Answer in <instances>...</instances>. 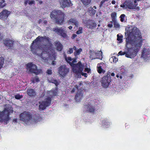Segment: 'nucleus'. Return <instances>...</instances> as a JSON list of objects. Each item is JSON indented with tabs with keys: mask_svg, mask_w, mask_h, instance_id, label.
Listing matches in <instances>:
<instances>
[{
	"mask_svg": "<svg viewBox=\"0 0 150 150\" xmlns=\"http://www.w3.org/2000/svg\"><path fill=\"white\" fill-rule=\"evenodd\" d=\"M125 33L126 45H131L135 47L128 48L127 52L120 51L119 55H125L126 57L132 58L136 56L142 46L143 40L139 29L136 27H128L125 29Z\"/></svg>",
	"mask_w": 150,
	"mask_h": 150,
	"instance_id": "f257e3e1",
	"label": "nucleus"
},
{
	"mask_svg": "<svg viewBox=\"0 0 150 150\" xmlns=\"http://www.w3.org/2000/svg\"><path fill=\"white\" fill-rule=\"evenodd\" d=\"M50 40V38L48 37L38 36L31 44L30 47L31 51L33 54L40 56L43 60H46V58L43 56V54H50L52 52L53 48L51 46L49 47L45 45H42V47L40 42L45 41L48 43Z\"/></svg>",
	"mask_w": 150,
	"mask_h": 150,
	"instance_id": "f03ea898",
	"label": "nucleus"
},
{
	"mask_svg": "<svg viewBox=\"0 0 150 150\" xmlns=\"http://www.w3.org/2000/svg\"><path fill=\"white\" fill-rule=\"evenodd\" d=\"M65 13L60 10H54L50 13V17L57 24L62 25L65 22Z\"/></svg>",
	"mask_w": 150,
	"mask_h": 150,
	"instance_id": "7ed1b4c3",
	"label": "nucleus"
},
{
	"mask_svg": "<svg viewBox=\"0 0 150 150\" xmlns=\"http://www.w3.org/2000/svg\"><path fill=\"white\" fill-rule=\"evenodd\" d=\"M13 112V108L11 106L5 108L2 111H0V121L7 123L10 119V115Z\"/></svg>",
	"mask_w": 150,
	"mask_h": 150,
	"instance_id": "20e7f679",
	"label": "nucleus"
},
{
	"mask_svg": "<svg viewBox=\"0 0 150 150\" xmlns=\"http://www.w3.org/2000/svg\"><path fill=\"white\" fill-rule=\"evenodd\" d=\"M26 69L32 74H35L36 75L39 74L41 70L38 69L37 66L33 62L29 63L26 65Z\"/></svg>",
	"mask_w": 150,
	"mask_h": 150,
	"instance_id": "39448f33",
	"label": "nucleus"
},
{
	"mask_svg": "<svg viewBox=\"0 0 150 150\" xmlns=\"http://www.w3.org/2000/svg\"><path fill=\"white\" fill-rule=\"evenodd\" d=\"M20 120L23 121L26 124L29 123L32 119V116L28 112L24 111L20 115Z\"/></svg>",
	"mask_w": 150,
	"mask_h": 150,
	"instance_id": "423d86ee",
	"label": "nucleus"
},
{
	"mask_svg": "<svg viewBox=\"0 0 150 150\" xmlns=\"http://www.w3.org/2000/svg\"><path fill=\"white\" fill-rule=\"evenodd\" d=\"M51 100V98L48 97H47L45 100L39 102V110H42L45 109L47 107L50 105Z\"/></svg>",
	"mask_w": 150,
	"mask_h": 150,
	"instance_id": "0eeeda50",
	"label": "nucleus"
},
{
	"mask_svg": "<svg viewBox=\"0 0 150 150\" xmlns=\"http://www.w3.org/2000/svg\"><path fill=\"white\" fill-rule=\"evenodd\" d=\"M137 5L134 4L130 0H126L123 4L120 5V7L125 9H135Z\"/></svg>",
	"mask_w": 150,
	"mask_h": 150,
	"instance_id": "6e6552de",
	"label": "nucleus"
},
{
	"mask_svg": "<svg viewBox=\"0 0 150 150\" xmlns=\"http://www.w3.org/2000/svg\"><path fill=\"white\" fill-rule=\"evenodd\" d=\"M110 76V74H107L106 76H104L102 78L101 83L102 86L103 87L105 88L108 87L109 83L111 81Z\"/></svg>",
	"mask_w": 150,
	"mask_h": 150,
	"instance_id": "1a4fd4ad",
	"label": "nucleus"
},
{
	"mask_svg": "<svg viewBox=\"0 0 150 150\" xmlns=\"http://www.w3.org/2000/svg\"><path fill=\"white\" fill-rule=\"evenodd\" d=\"M53 31L64 38H66L67 37V31L65 28H62V27L54 28H53Z\"/></svg>",
	"mask_w": 150,
	"mask_h": 150,
	"instance_id": "9d476101",
	"label": "nucleus"
},
{
	"mask_svg": "<svg viewBox=\"0 0 150 150\" xmlns=\"http://www.w3.org/2000/svg\"><path fill=\"white\" fill-rule=\"evenodd\" d=\"M66 65H61L58 68V73L59 74L63 77L65 76L69 72V69L66 67Z\"/></svg>",
	"mask_w": 150,
	"mask_h": 150,
	"instance_id": "9b49d317",
	"label": "nucleus"
},
{
	"mask_svg": "<svg viewBox=\"0 0 150 150\" xmlns=\"http://www.w3.org/2000/svg\"><path fill=\"white\" fill-rule=\"evenodd\" d=\"M14 41L8 38H6L4 40V43L8 49H13V45Z\"/></svg>",
	"mask_w": 150,
	"mask_h": 150,
	"instance_id": "f8f14e48",
	"label": "nucleus"
},
{
	"mask_svg": "<svg viewBox=\"0 0 150 150\" xmlns=\"http://www.w3.org/2000/svg\"><path fill=\"white\" fill-rule=\"evenodd\" d=\"M10 12L7 10H4L0 13V19L4 21L6 20Z\"/></svg>",
	"mask_w": 150,
	"mask_h": 150,
	"instance_id": "ddd939ff",
	"label": "nucleus"
},
{
	"mask_svg": "<svg viewBox=\"0 0 150 150\" xmlns=\"http://www.w3.org/2000/svg\"><path fill=\"white\" fill-rule=\"evenodd\" d=\"M111 17L112 21L109 22L107 25L108 27L111 28L113 26V22L116 21L117 20V13L115 12H112L111 14Z\"/></svg>",
	"mask_w": 150,
	"mask_h": 150,
	"instance_id": "4468645a",
	"label": "nucleus"
},
{
	"mask_svg": "<svg viewBox=\"0 0 150 150\" xmlns=\"http://www.w3.org/2000/svg\"><path fill=\"white\" fill-rule=\"evenodd\" d=\"M60 4L62 8L69 7L71 6V2L70 0H61Z\"/></svg>",
	"mask_w": 150,
	"mask_h": 150,
	"instance_id": "2eb2a0df",
	"label": "nucleus"
},
{
	"mask_svg": "<svg viewBox=\"0 0 150 150\" xmlns=\"http://www.w3.org/2000/svg\"><path fill=\"white\" fill-rule=\"evenodd\" d=\"M83 91L82 90H78L75 96V99L77 102L80 101L83 96Z\"/></svg>",
	"mask_w": 150,
	"mask_h": 150,
	"instance_id": "dca6fc26",
	"label": "nucleus"
},
{
	"mask_svg": "<svg viewBox=\"0 0 150 150\" xmlns=\"http://www.w3.org/2000/svg\"><path fill=\"white\" fill-rule=\"evenodd\" d=\"M86 111L92 113H94L96 110L95 108L92 105L88 104L85 106Z\"/></svg>",
	"mask_w": 150,
	"mask_h": 150,
	"instance_id": "f3484780",
	"label": "nucleus"
},
{
	"mask_svg": "<svg viewBox=\"0 0 150 150\" xmlns=\"http://www.w3.org/2000/svg\"><path fill=\"white\" fill-rule=\"evenodd\" d=\"M150 51L147 49L144 48L142 52L141 57L145 60L149 58V55L150 54Z\"/></svg>",
	"mask_w": 150,
	"mask_h": 150,
	"instance_id": "a211bd4d",
	"label": "nucleus"
},
{
	"mask_svg": "<svg viewBox=\"0 0 150 150\" xmlns=\"http://www.w3.org/2000/svg\"><path fill=\"white\" fill-rule=\"evenodd\" d=\"M27 94L30 97H35L36 95L35 91L31 88L28 89L27 91Z\"/></svg>",
	"mask_w": 150,
	"mask_h": 150,
	"instance_id": "6ab92c4d",
	"label": "nucleus"
},
{
	"mask_svg": "<svg viewBox=\"0 0 150 150\" xmlns=\"http://www.w3.org/2000/svg\"><path fill=\"white\" fill-rule=\"evenodd\" d=\"M75 68H75L77 69V71H82L83 69V65L81 62H79L76 64H75Z\"/></svg>",
	"mask_w": 150,
	"mask_h": 150,
	"instance_id": "aec40b11",
	"label": "nucleus"
},
{
	"mask_svg": "<svg viewBox=\"0 0 150 150\" xmlns=\"http://www.w3.org/2000/svg\"><path fill=\"white\" fill-rule=\"evenodd\" d=\"M68 23L69 24L72 23V24L75 25L76 27H78L79 26L78 22L76 18H70L68 21Z\"/></svg>",
	"mask_w": 150,
	"mask_h": 150,
	"instance_id": "412c9836",
	"label": "nucleus"
},
{
	"mask_svg": "<svg viewBox=\"0 0 150 150\" xmlns=\"http://www.w3.org/2000/svg\"><path fill=\"white\" fill-rule=\"evenodd\" d=\"M85 23L87 28L91 29H93L95 26V23H92L90 20L86 21Z\"/></svg>",
	"mask_w": 150,
	"mask_h": 150,
	"instance_id": "4be33fe9",
	"label": "nucleus"
},
{
	"mask_svg": "<svg viewBox=\"0 0 150 150\" xmlns=\"http://www.w3.org/2000/svg\"><path fill=\"white\" fill-rule=\"evenodd\" d=\"M55 45L56 47V49L58 51H61L63 48V45L59 41L56 42H55Z\"/></svg>",
	"mask_w": 150,
	"mask_h": 150,
	"instance_id": "5701e85b",
	"label": "nucleus"
},
{
	"mask_svg": "<svg viewBox=\"0 0 150 150\" xmlns=\"http://www.w3.org/2000/svg\"><path fill=\"white\" fill-rule=\"evenodd\" d=\"M73 49L75 50L74 53V54L75 56H76L77 55H79L81 52L82 51V50L81 48H79L77 50L76 47L75 46H73Z\"/></svg>",
	"mask_w": 150,
	"mask_h": 150,
	"instance_id": "b1692460",
	"label": "nucleus"
},
{
	"mask_svg": "<svg viewBox=\"0 0 150 150\" xmlns=\"http://www.w3.org/2000/svg\"><path fill=\"white\" fill-rule=\"evenodd\" d=\"M57 87L55 88V89H52L50 91V95L51 96V98L53 96H56L57 94Z\"/></svg>",
	"mask_w": 150,
	"mask_h": 150,
	"instance_id": "393cba45",
	"label": "nucleus"
},
{
	"mask_svg": "<svg viewBox=\"0 0 150 150\" xmlns=\"http://www.w3.org/2000/svg\"><path fill=\"white\" fill-rule=\"evenodd\" d=\"M27 4L29 5H32V4H35V2L34 0H25L24 2V4L26 6L27 5Z\"/></svg>",
	"mask_w": 150,
	"mask_h": 150,
	"instance_id": "a878e982",
	"label": "nucleus"
},
{
	"mask_svg": "<svg viewBox=\"0 0 150 150\" xmlns=\"http://www.w3.org/2000/svg\"><path fill=\"white\" fill-rule=\"evenodd\" d=\"M73 71L74 73L77 76L78 78H81V72L80 71H77V69L75 68L73 69Z\"/></svg>",
	"mask_w": 150,
	"mask_h": 150,
	"instance_id": "bb28decb",
	"label": "nucleus"
},
{
	"mask_svg": "<svg viewBox=\"0 0 150 150\" xmlns=\"http://www.w3.org/2000/svg\"><path fill=\"white\" fill-rule=\"evenodd\" d=\"M109 0H102L100 2L99 4V7L100 8L102 7H105L106 5V2H108Z\"/></svg>",
	"mask_w": 150,
	"mask_h": 150,
	"instance_id": "cd10ccee",
	"label": "nucleus"
},
{
	"mask_svg": "<svg viewBox=\"0 0 150 150\" xmlns=\"http://www.w3.org/2000/svg\"><path fill=\"white\" fill-rule=\"evenodd\" d=\"M89 12L92 15H93L96 12V11L93 9V8L91 7L89 8Z\"/></svg>",
	"mask_w": 150,
	"mask_h": 150,
	"instance_id": "c85d7f7f",
	"label": "nucleus"
},
{
	"mask_svg": "<svg viewBox=\"0 0 150 150\" xmlns=\"http://www.w3.org/2000/svg\"><path fill=\"white\" fill-rule=\"evenodd\" d=\"M97 70L98 72L100 74H101L102 72L104 73L105 72V71L103 70L102 68V66L97 67Z\"/></svg>",
	"mask_w": 150,
	"mask_h": 150,
	"instance_id": "c756f323",
	"label": "nucleus"
},
{
	"mask_svg": "<svg viewBox=\"0 0 150 150\" xmlns=\"http://www.w3.org/2000/svg\"><path fill=\"white\" fill-rule=\"evenodd\" d=\"M81 2L85 6L88 5L91 2V0H81Z\"/></svg>",
	"mask_w": 150,
	"mask_h": 150,
	"instance_id": "7c9ffc66",
	"label": "nucleus"
},
{
	"mask_svg": "<svg viewBox=\"0 0 150 150\" xmlns=\"http://www.w3.org/2000/svg\"><path fill=\"white\" fill-rule=\"evenodd\" d=\"M65 60L71 66L72 65V63L71 62V61H72L73 59L71 58L70 57H65Z\"/></svg>",
	"mask_w": 150,
	"mask_h": 150,
	"instance_id": "2f4dec72",
	"label": "nucleus"
},
{
	"mask_svg": "<svg viewBox=\"0 0 150 150\" xmlns=\"http://www.w3.org/2000/svg\"><path fill=\"white\" fill-rule=\"evenodd\" d=\"M113 23L114 27L115 28H118L120 27V25L117 22V21L113 22Z\"/></svg>",
	"mask_w": 150,
	"mask_h": 150,
	"instance_id": "473e14b6",
	"label": "nucleus"
},
{
	"mask_svg": "<svg viewBox=\"0 0 150 150\" xmlns=\"http://www.w3.org/2000/svg\"><path fill=\"white\" fill-rule=\"evenodd\" d=\"M117 40L119 41L120 42H122L123 41V36L122 35H121L120 36L118 34L117 35Z\"/></svg>",
	"mask_w": 150,
	"mask_h": 150,
	"instance_id": "72a5a7b5",
	"label": "nucleus"
},
{
	"mask_svg": "<svg viewBox=\"0 0 150 150\" xmlns=\"http://www.w3.org/2000/svg\"><path fill=\"white\" fill-rule=\"evenodd\" d=\"M4 59L3 57H0V69H1L3 66L4 64Z\"/></svg>",
	"mask_w": 150,
	"mask_h": 150,
	"instance_id": "f704fd0d",
	"label": "nucleus"
},
{
	"mask_svg": "<svg viewBox=\"0 0 150 150\" xmlns=\"http://www.w3.org/2000/svg\"><path fill=\"white\" fill-rule=\"evenodd\" d=\"M6 5L4 0H1L0 2V7L3 8Z\"/></svg>",
	"mask_w": 150,
	"mask_h": 150,
	"instance_id": "c9c22d12",
	"label": "nucleus"
},
{
	"mask_svg": "<svg viewBox=\"0 0 150 150\" xmlns=\"http://www.w3.org/2000/svg\"><path fill=\"white\" fill-rule=\"evenodd\" d=\"M50 82L53 83H54L55 85V86L56 87L59 84V83L58 82V81L56 80H52L50 81Z\"/></svg>",
	"mask_w": 150,
	"mask_h": 150,
	"instance_id": "e433bc0d",
	"label": "nucleus"
},
{
	"mask_svg": "<svg viewBox=\"0 0 150 150\" xmlns=\"http://www.w3.org/2000/svg\"><path fill=\"white\" fill-rule=\"evenodd\" d=\"M40 119V117L39 116H36L34 117L33 120L36 123L39 121Z\"/></svg>",
	"mask_w": 150,
	"mask_h": 150,
	"instance_id": "4c0bfd02",
	"label": "nucleus"
},
{
	"mask_svg": "<svg viewBox=\"0 0 150 150\" xmlns=\"http://www.w3.org/2000/svg\"><path fill=\"white\" fill-rule=\"evenodd\" d=\"M39 81V79L38 77H35L32 80V81L33 83H35Z\"/></svg>",
	"mask_w": 150,
	"mask_h": 150,
	"instance_id": "58836bf2",
	"label": "nucleus"
},
{
	"mask_svg": "<svg viewBox=\"0 0 150 150\" xmlns=\"http://www.w3.org/2000/svg\"><path fill=\"white\" fill-rule=\"evenodd\" d=\"M125 17V15L124 14H122L120 16V21L121 22H123L124 21Z\"/></svg>",
	"mask_w": 150,
	"mask_h": 150,
	"instance_id": "ea45409f",
	"label": "nucleus"
},
{
	"mask_svg": "<svg viewBox=\"0 0 150 150\" xmlns=\"http://www.w3.org/2000/svg\"><path fill=\"white\" fill-rule=\"evenodd\" d=\"M102 123L103 124L106 125H108L109 124V123L108 122V120H103L102 122Z\"/></svg>",
	"mask_w": 150,
	"mask_h": 150,
	"instance_id": "a19ab883",
	"label": "nucleus"
},
{
	"mask_svg": "<svg viewBox=\"0 0 150 150\" xmlns=\"http://www.w3.org/2000/svg\"><path fill=\"white\" fill-rule=\"evenodd\" d=\"M73 47L69 48V50L67 52V53L69 54H72L73 52Z\"/></svg>",
	"mask_w": 150,
	"mask_h": 150,
	"instance_id": "79ce46f5",
	"label": "nucleus"
},
{
	"mask_svg": "<svg viewBox=\"0 0 150 150\" xmlns=\"http://www.w3.org/2000/svg\"><path fill=\"white\" fill-rule=\"evenodd\" d=\"M79 88V86H77V85H76L73 88L72 90L71 91V92L72 93H74L75 92V90L77 89L78 90V89Z\"/></svg>",
	"mask_w": 150,
	"mask_h": 150,
	"instance_id": "37998d69",
	"label": "nucleus"
},
{
	"mask_svg": "<svg viewBox=\"0 0 150 150\" xmlns=\"http://www.w3.org/2000/svg\"><path fill=\"white\" fill-rule=\"evenodd\" d=\"M22 97V96L19 94H17L15 96V98L16 99H20Z\"/></svg>",
	"mask_w": 150,
	"mask_h": 150,
	"instance_id": "c03bdc74",
	"label": "nucleus"
},
{
	"mask_svg": "<svg viewBox=\"0 0 150 150\" xmlns=\"http://www.w3.org/2000/svg\"><path fill=\"white\" fill-rule=\"evenodd\" d=\"M82 28L80 27L79 28V30L77 31L76 32V33L77 34H79L82 33Z\"/></svg>",
	"mask_w": 150,
	"mask_h": 150,
	"instance_id": "a18cd8bd",
	"label": "nucleus"
},
{
	"mask_svg": "<svg viewBox=\"0 0 150 150\" xmlns=\"http://www.w3.org/2000/svg\"><path fill=\"white\" fill-rule=\"evenodd\" d=\"M113 62L115 63L117 61L118 59L116 57L114 56L113 57Z\"/></svg>",
	"mask_w": 150,
	"mask_h": 150,
	"instance_id": "49530a36",
	"label": "nucleus"
},
{
	"mask_svg": "<svg viewBox=\"0 0 150 150\" xmlns=\"http://www.w3.org/2000/svg\"><path fill=\"white\" fill-rule=\"evenodd\" d=\"M49 75H50L52 74V71L51 69H48L46 72Z\"/></svg>",
	"mask_w": 150,
	"mask_h": 150,
	"instance_id": "de8ad7c7",
	"label": "nucleus"
},
{
	"mask_svg": "<svg viewBox=\"0 0 150 150\" xmlns=\"http://www.w3.org/2000/svg\"><path fill=\"white\" fill-rule=\"evenodd\" d=\"M105 64L103 62H100L98 64L97 67L102 66V67Z\"/></svg>",
	"mask_w": 150,
	"mask_h": 150,
	"instance_id": "09e8293b",
	"label": "nucleus"
},
{
	"mask_svg": "<svg viewBox=\"0 0 150 150\" xmlns=\"http://www.w3.org/2000/svg\"><path fill=\"white\" fill-rule=\"evenodd\" d=\"M81 75L84 76L85 77H86L87 76V74L86 73L81 72Z\"/></svg>",
	"mask_w": 150,
	"mask_h": 150,
	"instance_id": "8fccbe9b",
	"label": "nucleus"
},
{
	"mask_svg": "<svg viewBox=\"0 0 150 150\" xmlns=\"http://www.w3.org/2000/svg\"><path fill=\"white\" fill-rule=\"evenodd\" d=\"M85 70L86 71L87 73H88L90 71V69L88 68H86L85 69Z\"/></svg>",
	"mask_w": 150,
	"mask_h": 150,
	"instance_id": "3c124183",
	"label": "nucleus"
},
{
	"mask_svg": "<svg viewBox=\"0 0 150 150\" xmlns=\"http://www.w3.org/2000/svg\"><path fill=\"white\" fill-rule=\"evenodd\" d=\"M77 36V35L75 34H73L71 36V38L72 39H74Z\"/></svg>",
	"mask_w": 150,
	"mask_h": 150,
	"instance_id": "603ef678",
	"label": "nucleus"
},
{
	"mask_svg": "<svg viewBox=\"0 0 150 150\" xmlns=\"http://www.w3.org/2000/svg\"><path fill=\"white\" fill-rule=\"evenodd\" d=\"M13 121L14 123L17 122V119L16 118L13 119Z\"/></svg>",
	"mask_w": 150,
	"mask_h": 150,
	"instance_id": "864d4df0",
	"label": "nucleus"
},
{
	"mask_svg": "<svg viewBox=\"0 0 150 150\" xmlns=\"http://www.w3.org/2000/svg\"><path fill=\"white\" fill-rule=\"evenodd\" d=\"M76 61L75 59H73L71 63H72V65L73 64V63H76Z\"/></svg>",
	"mask_w": 150,
	"mask_h": 150,
	"instance_id": "5fc2aeb1",
	"label": "nucleus"
},
{
	"mask_svg": "<svg viewBox=\"0 0 150 150\" xmlns=\"http://www.w3.org/2000/svg\"><path fill=\"white\" fill-rule=\"evenodd\" d=\"M42 20L41 19H40L38 20V23L39 24H40L42 23Z\"/></svg>",
	"mask_w": 150,
	"mask_h": 150,
	"instance_id": "6e6d98bb",
	"label": "nucleus"
},
{
	"mask_svg": "<svg viewBox=\"0 0 150 150\" xmlns=\"http://www.w3.org/2000/svg\"><path fill=\"white\" fill-rule=\"evenodd\" d=\"M111 3L113 4H115V0L112 1Z\"/></svg>",
	"mask_w": 150,
	"mask_h": 150,
	"instance_id": "4d7b16f0",
	"label": "nucleus"
},
{
	"mask_svg": "<svg viewBox=\"0 0 150 150\" xmlns=\"http://www.w3.org/2000/svg\"><path fill=\"white\" fill-rule=\"evenodd\" d=\"M138 11L139 10V6L137 7V6L136 7V8H135Z\"/></svg>",
	"mask_w": 150,
	"mask_h": 150,
	"instance_id": "13d9d810",
	"label": "nucleus"
},
{
	"mask_svg": "<svg viewBox=\"0 0 150 150\" xmlns=\"http://www.w3.org/2000/svg\"><path fill=\"white\" fill-rule=\"evenodd\" d=\"M82 84H83V83L82 82H79V86H78L79 87V86H81L82 85Z\"/></svg>",
	"mask_w": 150,
	"mask_h": 150,
	"instance_id": "bf43d9fd",
	"label": "nucleus"
},
{
	"mask_svg": "<svg viewBox=\"0 0 150 150\" xmlns=\"http://www.w3.org/2000/svg\"><path fill=\"white\" fill-rule=\"evenodd\" d=\"M45 24H47V20H45L43 22Z\"/></svg>",
	"mask_w": 150,
	"mask_h": 150,
	"instance_id": "052dcab7",
	"label": "nucleus"
},
{
	"mask_svg": "<svg viewBox=\"0 0 150 150\" xmlns=\"http://www.w3.org/2000/svg\"><path fill=\"white\" fill-rule=\"evenodd\" d=\"M69 28V29H71L72 28V27L71 26H70L68 27Z\"/></svg>",
	"mask_w": 150,
	"mask_h": 150,
	"instance_id": "680f3d73",
	"label": "nucleus"
},
{
	"mask_svg": "<svg viewBox=\"0 0 150 150\" xmlns=\"http://www.w3.org/2000/svg\"><path fill=\"white\" fill-rule=\"evenodd\" d=\"M111 75L112 76H115V74L114 73H112L111 74Z\"/></svg>",
	"mask_w": 150,
	"mask_h": 150,
	"instance_id": "e2e57ef3",
	"label": "nucleus"
},
{
	"mask_svg": "<svg viewBox=\"0 0 150 150\" xmlns=\"http://www.w3.org/2000/svg\"><path fill=\"white\" fill-rule=\"evenodd\" d=\"M39 2L40 4H41L43 3V1H39Z\"/></svg>",
	"mask_w": 150,
	"mask_h": 150,
	"instance_id": "0e129e2a",
	"label": "nucleus"
},
{
	"mask_svg": "<svg viewBox=\"0 0 150 150\" xmlns=\"http://www.w3.org/2000/svg\"><path fill=\"white\" fill-rule=\"evenodd\" d=\"M93 8L95 9H96V6H94L93 7Z\"/></svg>",
	"mask_w": 150,
	"mask_h": 150,
	"instance_id": "69168bd1",
	"label": "nucleus"
},
{
	"mask_svg": "<svg viewBox=\"0 0 150 150\" xmlns=\"http://www.w3.org/2000/svg\"><path fill=\"white\" fill-rule=\"evenodd\" d=\"M137 0H135L134 1V3H137Z\"/></svg>",
	"mask_w": 150,
	"mask_h": 150,
	"instance_id": "338daca9",
	"label": "nucleus"
},
{
	"mask_svg": "<svg viewBox=\"0 0 150 150\" xmlns=\"http://www.w3.org/2000/svg\"><path fill=\"white\" fill-rule=\"evenodd\" d=\"M116 77H117V78H118V77H119V75H116Z\"/></svg>",
	"mask_w": 150,
	"mask_h": 150,
	"instance_id": "774afa93",
	"label": "nucleus"
}]
</instances>
